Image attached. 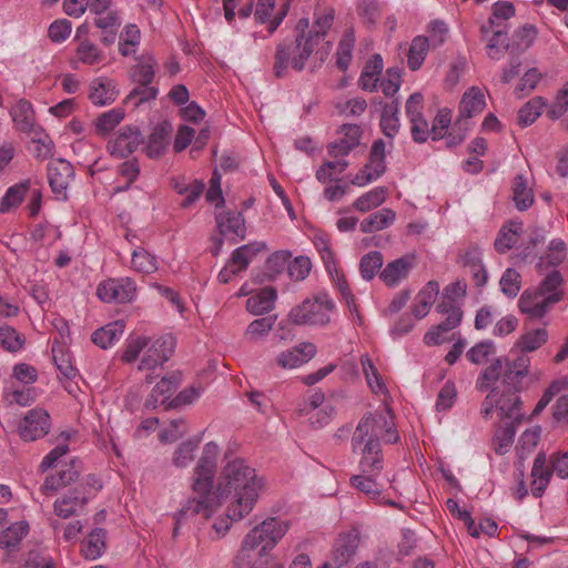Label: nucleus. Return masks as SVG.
Listing matches in <instances>:
<instances>
[{"label": "nucleus", "mask_w": 568, "mask_h": 568, "mask_svg": "<svg viewBox=\"0 0 568 568\" xmlns=\"http://www.w3.org/2000/svg\"><path fill=\"white\" fill-rule=\"evenodd\" d=\"M34 136L30 141L29 150L38 159H47L53 154L54 144L51 138L40 126L32 132Z\"/></svg>", "instance_id": "44"}, {"label": "nucleus", "mask_w": 568, "mask_h": 568, "mask_svg": "<svg viewBox=\"0 0 568 568\" xmlns=\"http://www.w3.org/2000/svg\"><path fill=\"white\" fill-rule=\"evenodd\" d=\"M416 264L415 256L405 255L396 258L381 271L379 278L389 287L398 286L405 281Z\"/></svg>", "instance_id": "16"}, {"label": "nucleus", "mask_w": 568, "mask_h": 568, "mask_svg": "<svg viewBox=\"0 0 568 568\" xmlns=\"http://www.w3.org/2000/svg\"><path fill=\"white\" fill-rule=\"evenodd\" d=\"M486 106V92L478 87L469 88L462 97L459 116L469 119L479 114Z\"/></svg>", "instance_id": "23"}, {"label": "nucleus", "mask_w": 568, "mask_h": 568, "mask_svg": "<svg viewBox=\"0 0 568 568\" xmlns=\"http://www.w3.org/2000/svg\"><path fill=\"white\" fill-rule=\"evenodd\" d=\"M290 3H284L281 10L273 16L275 9V0H257L255 9V19L260 23H268V31L273 33L282 23L287 14Z\"/></svg>", "instance_id": "22"}, {"label": "nucleus", "mask_w": 568, "mask_h": 568, "mask_svg": "<svg viewBox=\"0 0 568 568\" xmlns=\"http://www.w3.org/2000/svg\"><path fill=\"white\" fill-rule=\"evenodd\" d=\"M517 423H504L500 425L494 436L495 452L499 455L506 454L513 446Z\"/></svg>", "instance_id": "48"}, {"label": "nucleus", "mask_w": 568, "mask_h": 568, "mask_svg": "<svg viewBox=\"0 0 568 568\" xmlns=\"http://www.w3.org/2000/svg\"><path fill=\"white\" fill-rule=\"evenodd\" d=\"M541 428L536 426L523 433L518 445V455L521 459L526 458L530 452L537 446L540 439Z\"/></svg>", "instance_id": "61"}, {"label": "nucleus", "mask_w": 568, "mask_h": 568, "mask_svg": "<svg viewBox=\"0 0 568 568\" xmlns=\"http://www.w3.org/2000/svg\"><path fill=\"white\" fill-rule=\"evenodd\" d=\"M542 74L536 68H531L525 72L519 83L515 88V95L519 99L530 94L541 80Z\"/></svg>", "instance_id": "57"}, {"label": "nucleus", "mask_w": 568, "mask_h": 568, "mask_svg": "<svg viewBox=\"0 0 568 568\" xmlns=\"http://www.w3.org/2000/svg\"><path fill=\"white\" fill-rule=\"evenodd\" d=\"M216 224L224 236L243 239L245 235V221L240 212H225L216 215Z\"/></svg>", "instance_id": "26"}, {"label": "nucleus", "mask_w": 568, "mask_h": 568, "mask_svg": "<svg viewBox=\"0 0 568 568\" xmlns=\"http://www.w3.org/2000/svg\"><path fill=\"white\" fill-rule=\"evenodd\" d=\"M362 130L356 124H345L338 131L337 140L331 144V155L338 158L347 155L359 144Z\"/></svg>", "instance_id": "18"}, {"label": "nucleus", "mask_w": 568, "mask_h": 568, "mask_svg": "<svg viewBox=\"0 0 568 568\" xmlns=\"http://www.w3.org/2000/svg\"><path fill=\"white\" fill-rule=\"evenodd\" d=\"M275 322L276 316H266L254 320L245 329L246 339L254 343L264 341L273 329Z\"/></svg>", "instance_id": "40"}, {"label": "nucleus", "mask_w": 568, "mask_h": 568, "mask_svg": "<svg viewBox=\"0 0 568 568\" xmlns=\"http://www.w3.org/2000/svg\"><path fill=\"white\" fill-rule=\"evenodd\" d=\"M313 243L322 257V261L325 265L327 273L331 275V277L335 282L336 288L339 291L343 298L345 300L353 318H356L358 322H361L359 314L355 304V298L352 295L346 281L343 278V276H341L338 272L336 257L331 247L328 236L323 233H317L314 235Z\"/></svg>", "instance_id": "8"}, {"label": "nucleus", "mask_w": 568, "mask_h": 568, "mask_svg": "<svg viewBox=\"0 0 568 568\" xmlns=\"http://www.w3.org/2000/svg\"><path fill=\"white\" fill-rule=\"evenodd\" d=\"M203 434L204 430L192 438L182 442L175 448L172 457V463L175 467L185 468L194 460V456L199 449L200 443L202 442Z\"/></svg>", "instance_id": "30"}, {"label": "nucleus", "mask_w": 568, "mask_h": 568, "mask_svg": "<svg viewBox=\"0 0 568 568\" xmlns=\"http://www.w3.org/2000/svg\"><path fill=\"white\" fill-rule=\"evenodd\" d=\"M383 71V60L376 57L363 70L359 78V85L363 90L373 92L377 89L379 75Z\"/></svg>", "instance_id": "47"}, {"label": "nucleus", "mask_w": 568, "mask_h": 568, "mask_svg": "<svg viewBox=\"0 0 568 568\" xmlns=\"http://www.w3.org/2000/svg\"><path fill=\"white\" fill-rule=\"evenodd\" d=\"M429 49V40L426 37L418 36L415 37L410 43L408 54H407V64L410 70H418Z\"/></svg>", "instance_id": "42"}, {"label": "nucleus", "mask_w": 568, "mask_h": 568, "mask_svg": "<svg viewBox=\"0 0 568 568\" xmlns=\"http://www.w3.org/2000/svg\"><path fill=\"white\" fill-rule=\"evenodd\" d=\"M88 499L80 497L75 493H70L54 503V513L61 518H69L75 515L85 504Z\"/></svg>", "instance_id": "39"}, {"label": "nucleus", "mask_w": 568, "mask_h": 568, "mask_svg": "<svg viewBox=\"0 0 568 568\" xmlns=\"http://www.w3.org/2000/svg\"><path fill=\"white\" fill-rule=\"evenodd\" d=\"M523 233V223L511 221L508 225L504 226L495 241V247L499 253H505L513 248Z\"/></svg>", "instance_id": "34"}, {"label": "nucleus", "mask_w": 568, "mask_h": 568, "mask_svg": "<svg viewBox=\"0 0 568 568\" xmlns=\"http://www.w3.org/2000/svg\"><path fill=\"white\" fill-rule=\"evenodd\" d=\"M386 200V191L384 187H374L368 192L361 195L354 202L353 206L356 211L365 213L369 212L379 205H382Z\"/></svg>", "instance_id": "45"}, {"label": "nucleus", "mask_w": 568, "mask_h": 568, "mask_svg": "<svg viewBox=\"0 0 568 568\" xmlns=\"http://www.w3.org/2000/svg\"><path fill=\"white\" fill-rule=\"evenodd\" d=\"M104 55L98 45L94 43L84 40L79 43L74 59L72 60V65L74 68L78 67V63L87 64V65H95L103 61Z\"/></svg>", "instance_id": "35"}, {"label": "nucleus", "mask_w": 568, "mask_h": 568, "mask_svg": "<svg viewBox=\"0 0 568 568\" xmlns=\"http://www.w3.org/2000/svg\"><path fill=\"white\" fill-rule=\"evenodd\" d=\"M136 287L130 277L110 278L98 285L97 295L105 303H129L135 297Z\"/></svg>", "instance_id": "10"}, {"label": "nucleus", "mask_w": 568, "mask_h": 568, "mask_svg": "<svg viewBox=\"0 0 568 568\" xmlns=\"http://www.w3.org/2000/svg\"><path fill=\"white\" fill-rule=\"evenodd\" d=\"M495 354L491 341H484L473 346L466 354L467 358L476 365L486 363Z\"/></svg>", "instance_id": "60"}, {"label": "nucleus", "mask_w": 568, "mask_h": 568, "mask_svg": "<svg viewBox=\"0 0 568 568\" xmlns=\"http://www.w3.org/2000/svg\"><path fill=\"white\" fill-rule=\"evenodd\" d=\"M317 354V347L312 342H301L281 351L274 358V364L286 371L297 369L311 362Z\"/></svg>", "instance_id": "11"}, {"label": "nucleus", "mask_w": 568, "mask_h": 568, "mask_svg": "<svg viewBox=\"0 0 568 568\" xmlns=\"http://www.w3.org/2000/svg\"><path fill=\"white\" fill-rule=\"evenodd\" d=\"M264 248V243H250L242 245L232 253L227 264L236 274H240L246 270L253 257Z\"/></svg>", "instance_id": "31"}, {"label": "nucleus", "mask_w": 568, "mask_h": 568, "mask_svg": "<svg viewBox=\"0 0 568 568\" xmlns=\"http://www.w3.org/2000/svg\"><path fill=\"white\" fill-rule=\"evenodd\" d=\"M568 110V80L557 91L552 104L548 110V116L557 120L562 116Z\"/></svg>", "instance_id": "62"}, {"label": "nucleus", "mask_w": 568, "mask_h": 568, "mask_svg": "<svg viewBox=\"0 0 568 568\" xmlns=\"http://www.w3.org/2000/svg\"><path fill=\"white\" fill-rule=\"evenodd\" d=\"M561 276L552 271L537 290L525 291L519 298V308L531 318L542 317L549 307L560 300Z\"/></svg>", "instance_id": "5"}, {"label": "nucleus", "mask_w": 568, "mask_h": 568, "mask_svg": "<svg viewBox=\"0 0 568 568\" xmlns=\"http://www.w3.org/2000/svg\"><path fill=\"white\" fill-rule=\"evenodd\" d=\"M395 217L396 214L393 210L384 207L363 220L361 223V230L364 233L384 230L394 223Z\"/></svg>", "instance_id": "36"}, {"label": "nucleus", "mask_w": 568, "mask_h": 568, "mask_svg": "<svg viewBox=\"0 0 568 568\" xmlns=\"http://www.w3.org/2000/svg\"><path fill=\"white\" fill-rule=\"evenodd\" d=\"M546 106L545 99L536 97L529 100L518 112V122L523 126L532 124Z\"/></svg>", "instance_id": "50"}, {"label": "nucleus", "mask_w": 568, "mask_h": 568, "mask_svg": "<svg viewBox=\"0 0 568 568\" xmlns=\"http://www.w3.org/2000/svg\"><path fill=\"white\" fill-rule=\"evenodd\" d=\"M29 524L24 520L9 526L0 534V547L14 548L28 535Z\"/></svg>", "instance_id": "46"}, {"label": "nucleus", "mask_w": 568, "mask_h": 568, "mask_svg": "<svg viewBox=\"0 0 568 568\" xmlns=\"http://www.w3.org/2000/svg\"><path fill=\"white\" fill-rule=\"evenodd\" d=\"M314 48L315 42L312 36H298L294 43L280 45L276 51L274 65L276 75H284L290 67L297 71L304 69L305 62L312 54Z\"/></svg>", "instance_id": "7"}, {"label": "nucleus", "mask_w": 568, "mask_h": 568, "mask_svg": "<svg viewBox=\"0 0 568 568\" xmlns=\"http://www.w3.org/2000/svg\"><path fill=\"white\" fill-rule=\"evenodd\" d=\"M186 430V423L183 419H172L161 429L159 437L162 443H172L182 437Z\"/></svg>", "instance_id": "64"}, {"label": "nucleus", "mask_w": 568, "mask_h": 568, "mask_svg": "<svg viewBox=\"0 0 568 568\" xmlns=\"http://www.w3.org/2000/svg\"><path fill=\"white\" fill-rule=\"evenodd\" d=\"M566 258V246L561 240H552L549 243L548 252L540 258V265L547 264L550 266H557Z\"/></svg>", "instance_id": "63"}, {"label": "nucleus", "mask_w": 568, "mask_h": 568, "mask_svg": "<svg viewBox=\"0 0 568 568\" xmlns=\"http://www.w3.org/2000/svg\"><path fill=\"white\" fill-rule=\"evenodd\" d=\"M125 113L121 108H114L101 113L94 121L97 134L105 136L111 133L124 119Z\"/></svg>", "instance_id": "37"}, {"label": "nucleus", "mask_w": 568, "mask_h": 568, "mask_svg": "<svg viewBox=\"0 0 568 568\" xmlns=\"http://www.w3.org/2000/svg\"><path fill=\"white\" fill-rule=\"evenodd\" d=\"M554 471L551 466L547 465V456L544 452L537 454L534 460V465L531 468V484L530 490L531 494L539 498L544 495L546 488L548 487L551 476Z\"/></svg>", "instance_id": "19"}, {"label": "nucleus", "mask_w": 568, "mask_h": 568, "mask_svg": "<svg viewBox=\"0 0 568 568\" xmlns=\"http://www.w3.org/2000/svg\"><path fill=\"white\" fill-rule=\"evenodd\" d=\"M386 145L383 140H377L373 143L369 152L368 164L373 168L372 175L366 181H376L381 178L385 170V155H386Z\"/></svg>", "instance_id": "43"}, {"label": "nucleus", "mask_w": 568, "mask_h": 568, "mask_svg": "<svg viewBox=\"0 0 568 568\" xmlns=\"http://www.w3.org/2000/svg\"><path fill=\"white\" fill-rule=\"evenodd\" d=\"M131 267L133 271L149 275L159 270L158 257L142 246H136L131 253Z\"/></svg>", "instance_id": "33"}, {"label": "nucleus", "mask_w": 568, "mask_h": 568, "mask_svg": "<svg viewBox=\"0 0 568 568\" xmlns=\"http://www.w3.org/2000/svg\"><path fill=\"white\" fill-rule=\"evenodd\" d=\"M106 532L102 528L93 529L82 541L81 552L89 560L100 558L106 548Z\"/></svg>", "instance_id": "32"}, {"label": "nucleus", "mask_w": 568, "mask_h": 568, "mask_svg": "<svg viewBox=\"0 0 568 568\" xmlns=\"http://www.w3.org/2000/svg\"><path fill=\"white\" fill-rule=\"evenodd\" d=\"M12 121L18 130L31 134L40 125L36 123L32 104L27 100H19L11 109Z\"/></svg>", "instance_id": "24"}, {"label": "nucleus", "mask_w": 568, "mask_h": 568, "mask_svg": "<svg viewBox=\"0 0 568 568\" xmlns=\"http://www.w3.org/2000/svg\"><path fill=\"white\" fill-rule=\"evenodd\" d=\"M361 364L368 387L374 394L383 396L384 408L382 412L365 415L355 428L352 450L361 456V473L351 477V484L369 499L394 506V501L381 498V493L388 483V479L383 480L381 474L383 469L381 439L385 443H396L399 436L394 427V416L387 404L388 392L382 377L367 355L361 357Z\"/></svg>", "instance_id": "2"}, {"label": "nucleus", "mask_w": 568, "mask_h": 568, "mask_svg": "<svg viewBox=\"0 0 568 568\" xmlns=\"http://www.w3.org/2000/svg\"><path fill=\"white\" fill-rule=\"evenodd\" d=\"M494 413L504 423H520L523 414L519 396L513 392L500 394L493 389L481 404V414L485 418H491Z\"/></svg>", "instance_id": "9"}, {"label": "nucleus", "mask_w": 568, "mask_h": 568, "mask_svg": "<svg viewBox=\"0 0 568 568\" xmlns=\"http://www.w3.org/2000/svg\"><path fill=\"white\" fill-rule=\"evenodd\" d=\"M335 304L326 293H318L293 307L288 314L295 325L326 326L332 320Z\"/></svg>", "instance_id": "6"}, {"label": "nucleus", "mask_w": 568, "mask_h": 568, "mask_svg": "<svg viewBox=\"0 0 568 568\" xmlns=\"http://www.w3.org/2000/svg\"><path fill=\"white\" fill-rule=\"evenodd\" d=\"M220 455L215 442L203 446L191 476L192 497L175 515L178 521L187 513L215 518L216 538L229 532L231 521L242 520L254 509L266 486L265 478L242 457L225 456L217 474Z\"/></svg>", "instance_id": "1"}, {"label": "nucleus", "mask_w": 568, "mask_h": 568, "mask_svg": "<svg viewBox=\"0 0 568 568\" xmlns=\"http://www.w3.org/2000/svg\"><path fill=\"white\" fill-rule=\"evenodd\" d=\"M26 343L23 335L8 325L0 326V344L9 352H19Z\"/></svg>", "instance_id": "55"}, {"label": "nucleus", "mask_w": 568, "mask_h": 568, "mask_svg": "<svg viewBox=\"0 0 568 568\" xmlns=\"http://www.w3.org/2000/svg\"><path fill=\"white\" fill-rule=\"evenodd\" d=\"M439 294V284L436 281L427 282L416 294L412 304V314L422 320L426 317Z\"/></svg>", "instance_id": "21"}, {"label": "nucleus", "mask_w": 568, "mask_h": 568, "mask_svg": "<svg viewBox=\"0 0 568 568\" xmlns=\"http://www.w3.org/2000/svg\"><path fill=\"white\" fill-rule=\"evenodd\" d=\"M179 384L180 378L176 375L171 374L163 376L152 388L145 405L152 408L159 405L170 407L169 404L173 399L172 394Z\"/></svg>", "instance_id": "20"}, {"label": "nucleus", "mask_w": 568, "mask_h": 568, "mask_svg": "<svg viewBox=\"0 0 568 568\" xmlns=\"http://www.w3.org/2000/svg\"><path fill=\"white\" fill-rule=\"evenodd\" d=\"M334 20V11L332 9H325L323 12L315 14L314 28L307 33V37L314 38L315 45L318 42L320 37L325 36L331 29Z\"/></svg>", "instance_id": "59"}, {"label": "nucleus", "mask_w": 568, "mask_h": 568, "mask_svg": "<svg viewBox=\"0 0 568 568\" xmlns=\"http://www.w3.org/2000/svg\"><path fill=\"white\" fill-rule=\"evenodd\" d=\"M547 339V331L545 328H536L523 334L516 342V346L523 352H534L544 345Z\"/></svg>", "instance_id": "51"}, {"label": "nucleus", "mask_w": 568, "mask_h": 568, "mask_svg": "<svg viewBox=\"0 0 568 568\" xmlns=\"http://www.w3.org/2000/svg\"><path fill=\"white\" fill-rule=\"evenodd\" d=\"M132 79L141 85H149L155 75V60L152 55H141L132 69Z\"/></svg>", "instance_id": "38"}, {"label": "nucleus", "mask_w": 568, "mask_h": 568, "mask_svg": "<svg viewBox=\"0 0 568 568\" xmlns=\"http://www.w3.org/2000/svg\"><path fill=\"white\" fill-rule=\"evenodd\" d=\"M77 476V473L69 467L65 470L59 471L58 475L48 476L41 487L44 494L51 495L58 489L70 484Z\"/></svg>", "instance_id": "54"}, {"label": "nucleus", "mask_w": 568, "mask_h": 568, "mask_svg": "<svg viewBox=\"0 0 568 568\" xmlns=\"http://www.w3.org/2000/svg\"><path fill=\"white\" fill-rule=\"evenodd\" d=\"M397 102H390L383 108L381 115V128L385 135L393 138L399 130Z\"/></svg>", "instance_id": "49"}, {"label": "nucleus", "mask_w": 568, "mask_h": 568, "mask_svg": "<svg viewBox=\"0 0 568 568\" xmlns=\"http://www.w3.org/2000/svg\"><path fill=\"white\" fill-rule=\"evenodd\" d=\"M119 84L114 79L108 77L94 78L89 84L88 98L92 104L104 106L112 104L119 97Z\"/></svg>", "instance_id": "14"}, {"label": "nucleus", "mask_w": 568, "mask_h": 568, "mask_svg": "<svg viewBox=\"0 0 568 568\" xmlns=\"http://www.w3.org/2000/svg\"><path fill=\"white\" fill-rule=\"evenodd\" d=\"M172 131V125L166 121L159 123L153 129L145 145V152L150 158H158L165 151L170 143Z\"/></svg>", "instance_id": "25"}, {"label": "nucleus", "mask_w": 568, "mask_h": 568, "mask_svg": "<svg viewBox=\"0 0 568 568\" xmlns=\"http://www.w3.org/2000/svg\"><path fill=\"white\" fill-rule=\"evenodd\" d=\"M436 310L438 313L445 316V320L439 324L447 331L455 329L462 323L463 312L456 304H447L445 301H442L437 305Z\"/></svg>", "instance_id": "53"}, {"label": "nucleus", "mask_w": 568, "mask_h": 568, "mask_svg": "<svg viewBox=\"0 0 568 568\" xmlns=\"http://www.w3.org/2000/svg\"><path fill=\"white\" fill-rule=\"evenodd\" d=\"M142 134L138 128L124 126L109 142V151L113 156L125 158L133 153L142 143Z\"/></svg>", "instance_id": "15"}, {"label": "nucleus", "mask_w": 568, "mask_h": 568, "mask_svg": "<svg viewBox=\"0 0 568 568\" xmlns=\"http://www.w3.org/2000/svg\"><path fill=\"white\" fill-rule=\"evenodd\" d=\"M358 546L357 531H348L341 534L333 548V559L337 566L346 564L354 555Z\"/></svg>", "instance_id": "27"}, {"label": "nucleus", "mask_w": 568, "mask_h": 568, "mask_svg": "<svg viewBox=\"0 0 568 568\" xmlns=\"http://www.w3.org/2000/svg\"><path fill=\"white\" fill-rule=\"evenodd\" d=\"M176 342L170 335H163L155 339H151L143 335H129L124 343L122 352V361L132 363L141 355L139 364L140 371H154L162 367L169 361L174 352Z\"/></svg>", "instance_id": "4"}, {"label": "nucleus", "mask_w": 568, "mask_h": 568, "mask_svg": "<svg viewBox=\"0 0 568 568\" xmlns=\"http://www.w3.org/2000/svg\"><path fill=\"white\" fill-rule=\"evenodd\" d=\"M355 42L353 30H347L341 39L336 52V64L341 70H346L352 60V51Z\"/></svg>", "instance_id": "52"}, {"label": "nucleus", "mask_w": 568, "mask_h": 568, "mask_svg": "<svg viewBox=\"0 0 568 568\" xmlns=\"http://www.w3.org/2000/svg\"><path fill=\"white\" fill-rule=\"evenodd\" d=\"M51 427L50 415L43 408L29 410L19 424V434L23 440H36L47 435Z\"/></svg>", "instance_id": "12"}, {"label": "nucleus", "mask_w": 568, "mask_h": 568, "mask_svg": "<svg viewBox=\"0 0 568 568\" xmlns=\"http://www.w3.org/2000/svg\"><path fill=\"white\" fill-rule=\"evenodd\" d=\"M501 292L514 298L518 295L521 287V276L515 268H507L499 281Z\"/></svg>", "instance_id": "58"}, {"label": "nucleus", "mask_w": 568, "mask_h": 568, "mask_svg": "<svg viewBox=\"0 0 568 568\" xmlns=\"http://www.w3.org/2000/svg\"><path fill=\"white\" fill-rule=\"evenodd\" d=\"M246 310L253 315H262L270 312L276 300V291L273 287H263L254 291L248 283H244L237 292V296H247Z\"/></svg>", "instance_id": "13"}, {"label": "nucleus", "mask_w": 568, "mask_h": 568, "mask_svg": "<svg viewBox=\"0 0 568 568\" xmlns=\"http://www.w3.org/2000/svg\"><path fill=\"white\" fill-rule=\"evenodd\" d=\"M383 265V256L379 252L373 251L361 258L359 271L364 280L371 281Z\"/></svg>", "instance_id": "56"}, {"label": "nucleus", "mask_w": 568, "mask_h": 568, "mask_svg": "<svg viewBox=\"0 0 568 568\" xmlns=\"http://www.w3.org/2000/svg\"><path fill=\"white\" fill-rule=\"evenodd\" d=\"M125 324L123 321H114L97 329L92 334V342L100 348L112 347L123 335Z\"/></svg>", "instance_id": "28"}, {"label": "nucleus", "mask_w": 568, "mask_h": 568, "mask_svg": "<svg viewBox=\"0 0 568 568\" xmlns=\"http://www.w3.org/2000/svg\"><path fill=\"white\" fill-rule=\"evenodd\" d=\"M513 199L520 211L529 209L534 203V192L523 175H517L514 180Z\"/></svg>", "instance_id": "41"}, {"label": "nucleus", "mask_w": 568, "mask_h": 568, "mask_svg": "<svg viewBox=\"0 0 568 568\" xmlns=\"http://www.w3.org/2000/svg\"><path fill=\"white\" fill-rule=\"evenodd\" d=\"M291 528V521L281 517H267L252 527L241 540L233 562L237 568H245L255 556H266L283 539Z\"/></svg>", "instance_id": "3"}, {"label": "nucleus", "mask_w": 568, "mask_h": 568, "mask_svg": "<svg viewBox=\"0 0 568 568\" xmlns=\"http://www.w3.org/2000/svg\"><path fill=\"white\" fill-rule=\"evenodd\" d=\"M141 43V31L135 23H126L119 34L118 50L123 57H131L138 52Z\"/></svg>", "instance_id": "29"}, {"label": "nucleus", "mask_w": 568, "mask_h": 568, "mask_svg": "<svg viewBox=\"0 0 568 568\" xmlns=\"http://www.w3.org/2000/svg\"><path fill=\"white\" fill-rule=\"evenodd\" d=\"M74 175L73 168L70 162L57 159L49 163L48 179L50 186L59 197L65 199V191Z\"/></svg>", "instance_id": "17"}]
</instances>
